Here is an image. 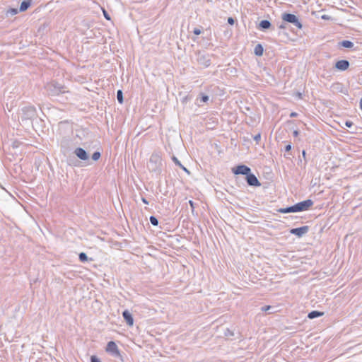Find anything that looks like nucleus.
<instances>
[{
  "instance_id": "obj_1",
  "label": "nucleus",
  "mask_w": 362,
  "mask_h": 362,
  "mask_svg": "<svg viewBox=\"0 0 362 362\" xmlns=\"http://www.w3.org/2000/svg\"><path fill=\"white\" fill-rule=\"evenodd\" d=\"M45 88L47 93L50 96H57L66 92L64 86L55 81L47 83Z\"/></svg>"
},
{
  "instance_id": "obj_2",
  "label": "nucleus",
  "mask_w": 362,
  "mask_h": 362,
  "mask_svg": "<svg viewBox=\"0 0 362 362\" xmlns=\"http://www.w3.org/2000/svg\"><path fill=\"white\" fill-rule=\"evenodd\" d=\"M161 165V156L158 152H154L151 154L148 165L151 171L156 172L159 170Z\"/></svg>"
},
{
  "instance_id": "obj_3",
  "label": "nucleus",
  "mask_w": 362,
  "mask_h": 362,
  "mask_svg": "<svg viewBox=\"0 0 362 362\" xmlns=\"http://www.w3.org/2000/svg\"><path fill=\"white\" fill-rule=\"evenodd\" d=\"M313 205V202L311 199H306L305 201L298 202L293 206L294 211L300 212L303 211H307Z\"/></svg>"
},
{
  "instance_id": "obj_4",
  "label": "nucleus",
  "mask_w": 362,
  "mask_h": 362,
  "mask_svg": "<svg viewBox=\"0 0 362 362\" xmlns=\"http://www.w3.org/2000/svg\"><path fill=\"white\" fill-rule=\"evenodd\" d=\"M282 19L286 22L292 23L299 29L302 28L301 23L299 21L298 17L294 14L285 13L282 15Z\"/></svg>"
},
{
  "instance_id": "obj_5",
  "label": "nucleus",
  "mask_w": 362,
  "mask_h": 362,
  "mask_svg": "<svg viewBox=\"0 0 362 362\" xmlns=\"http://www.w3.org/2000/svg\"><path fill=\"white\" fill-rule=\"evenodd\" d=\"M105 351L115 358H121L120 352L115 341L107 343Z\"/></svg>"
},
{
  "instance_id": "obj_6",
  "label": "nucleus",
  "mask_w": 362,
  "mask_h": 362,
  "mask_svg": "<svg viewBox=\"0 0 362 362\" xmlns=\"http://www.w3.org/2000/svg\"><path fill=\"white\" fill-rule=\"evenodd\" d=\"M197 61L199 65L204 68L209 66L211 64V59L209 54H204L200 52L197 53Z\"/></svg>"
},
{
  "instance_id": "obj_7",
  "label": "nucleus",
  "mask_w": 362,
  "mask_h": 362,
  "mask_svg": "<svg viewBox=\"0 0 362 362\" xmlns=\"http://www.w3.org/2000/svg\"><path fill=\"white\" fill-rule=\"evenodd\" d=\"M232 170L235 175H245L246 176L251 173V169L245 165H238L236 168H233Z\"/></svg>"
},
{
  "instance_id": "obj_8",
  "label": "nucleus",
  "mask_w": 362,
  "mask_h": 362,
  "mask_svg": "<svg viewBox=\"0 0 362 362\" xmlns=\"http://www.w3.org/2000/svg\"><path fill=\"white\" fill-rule=\"evenodd\" d=\"M309 230L308 226H302L300 228H292L290 230V233L298 236V238L302 237L306 234Z\"/></svg>"
},
{
  "instance_id": "obj_9",
  "label": "nucleus",
  "mask_w": 362,
  "mask_h": 362,
  "mask_svg": "<svg viewBox=\"0 0 362 362\" xmlns=\"http://www.w3.org/2000/svg\"><path fill=\"white\" fill-rule=\"evenodd\" d=\"M246 181L250 186L259 187L261 185L257 177L251 173L246 176Z\"/></svg>"
},
{
  "instance_id": "obj_10",
  "label": "nucleus",
  "mask_w": 362,
  "mask_h": 362,
  "mask_svg": "<svg viewBox=\"0 0 362 362\" xmlns=\"http://www.w3.org/2000/svg\"><path fill=\"white\" fill-rule=\"evenodd\" d=\"M75 155L82 160H86L88 159V155L87 152L82 148L78 147L74 150Z\"/></svg>"
},
{
  "instance_id": "obj_11",
  "label": "nucleus",
  "mask_w": 362,
  "mask_h": 362,
  "mask_svg": "<svg viewBox=\"0 0 362 362\" xmlns=\"http://www.w3.org/2000/svg\"><path fill=\"white\" fill-rule=\"evenodd\" d=\"M349 62L346 59L339 60L336 62L335 68L339 71H345L349 67Z\"/></svg>"
},
{
  "instance_id": "obj_12",
  "label": "nucleus",
  "mask_w": 362,
  "mask_h": 362,
  "mask_svg": "<svg viewBox=\"0 0 362 362\" xmlns=\"http://www.w3.org/2000/svg\"><path fill=\"white\" fill-rule=\"evenodd\" d=\"M122 316H123L124 320L126 321L127 324L129 326L133 325L134 319H133L132 314L130 313V312L128 310H125L124 311H123Z\"/></svg>"
},
{
  "instance_id": "obj_13",
  "label": "nucleus",
  "mask_w": 362,
  "mask_h": 362,
  "mask_svg": "<svg viewBox=\"0 0 362 362\" xmlns=\"http://www.w3.org/2000/svg\"><path fill=\"white\" fill-rule=\"evenodd\" d=\"M271 23L267 20L262 21L259 24V29L264 30L269 29L271 27Z\"/></svg>"
},
{
  "instance_id": "obj_14",
  "label": "nucleus",
  "mask_w": 362,
  "mask_h": 362,
  "mask_svg": "<svg viewBox=\"0 0 362 362\" xmlns=\"http://www.w3.org/2000/svg\"><path fill=\"white\" fill-rule=\"evenodd\" d=\"M324 315V313L317 310H313L308 313V317L310 319H314L316 317H321Z\"/></svg>"
},
{
  "instance_id": "obj_15",
  "label": "nucleus",
  "mask_w": 362,
  "mask_h": 362,
  "mask_svg": "<svg viewBox=\"0 0 362 362\" xmlns=\"http://www.w3.org/2000/svg\"><path fill=\"white\" fill-rule=\"evenodd\" d=\"M332 89L333 91H338L343 93L344 86L341 83H334L332 86Z\"/></svg>"
},
{
  "instance_id": "obj_16",
  "label": "nucleus",
  "mask_w": 362,
  "mask_h": 362,
  "mask_svg": "<svg viewBox=\"0 0 362 362\" xmlns=\"http://www.w3.org/2000/svg\"><path fill=\"white\" fill-rule=\"evenodd\" d=\"M30 4L31 2L30 0L22 1L20 6L19 11L21 12L26 11L30 7Z\"/></svg>"
},
{
  "instance_id": "obj_17",
  "label": "nucleus",
  "mask_w": 362,
  "mask_h": 362,
  "mask_svg": "<svg viewBox=\"0 0 362 362\" xmlns=\"http://www.w3.org/2000/svg\"><path fill=\"white\" fill-rule=\"evenodd\" d=\"M277 211L278 212L281 214L295 213L293 206H291L286 208H280Z\"/></svg>"
},
{
  "instance_id": "obj_18",
  "label": "nucleus",
  "mask_w": 362,
  "mask_h": 362,
  "mask_svg": "<svg viewBox=\"0 0 362 362\" xmlns=\"http://www.w3.org/2000/svg\"><path fill=\"white\" fill-rule=\"evenodd\" d=\"M339 45L346 48H352L354 47V43L349 40H343L339 42Z\"/></svg>"
},
{
  "instance_id": "obj_19",
  "label": "nucleus",
  "mask_w": 362,
  "mask_h": 362,
  "mask_svg": "<svg viewBox=\"0 0 362 362\" xmlns=\"http://www.w3.org/2000/svg\"><path fill=\"white\" fill-rule=\"evenodd\" d=\"M263 47L260 44L255 46L254 52L257 56H262L263 54Z\"/></svg>"
},
{
  "instance_id": "obj_20",
  "label": "nucleus",
  "mask_w": 362,
  "mask_h": 362,
  "mask_svg": "<svg viewBox=\"0 0 362 362\" xmlns=\"http://www.w3.org/2000/svg\"><path fill=\"white\" fill-rule=\"evenodd\" d=\"M117 98L118 102L122 104L123 103V93L121 90H118L117 92Z\"/></svg>"
},
{
  "instance_id": "obj_21",
  "label": "nucleus",
  "mask_w": 362,
  "mask_h": 362,
  "mask_svg": "<svg viewBox=\"0 0 362 362\" xmlns=\"http://www.w3.org/2000/svg\"><path fill=\"white\" fill-rule=\"evenodd\" d=\"M149 220L153 226H157L158 225V221L156 216H151Z\"/></svg>"
},
{
  "instance_id": "obj_22",
  "label": "nucleus",
  "mask_w": 362,
  "mask_h": 362,
  "mask_svg": "<svg viewBox=\"0 0 362 362\" xmlns=\"http://www.w3.org/2000/svg\"><path fill=\"white\" fill-rule=\"evenodd\" d=\"M18 12V9L17 8H9L7 11H6V15L8 16H14L16 14H17Z\"/></svg>"
},
{
  "instance_id": "obj_23",
  "label": "nucleus",
  "mask_w": 362,
  "mask_h": 362,
  "mask_svg": "<svg viewBox=\"0 0 362 362\" xmlns=\"http://www.w3.org/2000/svg\"><path fill=\"white\" fill-rule=\"evenodd\" d=\"M79 260L82 262H84L88 260V257L86 253L81 252L78 255Z\"/></svg>"
},
{
  "instance_id": "obj_24",
  "label": "nucleus",
  "mask_w": 362,
  "mask_h": 362,
  "mask_svg": "<svg viewBox=\"0 0 362 362\" xmlns=\"http://www.w3.org/2000/svg\"><path fill=\"white\" fill-rule=\"evenodd\" d=\"M100 153L99 151H95L92 155V159L95 161L98 160L100 158Z\"/></svg>"
},
{
  "instance_id": "obj_25",
  "label": "nucleus",
  "mask_w": 362,
  "mask_h": 362,
  "mask_svg": "<svg viewBox=\"0 0 362 362\" xmlns=\"http://www.w3.org/2000/svg\"><path fill=\"white\" fill-rule=\"evenodd\" d=\"M225 336L227 337H230L234 336V332L230 329H226L225 332Z\"/></svg>"
},
{
  "instance_id": "obj_26",
  "label": "nucleus",
  "mask_w": 362,
  "mask_h": 362,
  "mask_svg": "<svg viewBox=\"0 0 362 362\" xmlns=\"http://www.w3.org/2000/svg\"><path fill=\"white\" fill-rule=\"evenodd\" d=\"M253 139L255 141L256 144H258L259 141H260L261 139V134L260 133H258L257 134H256L255 136H253Z\"/></svg>"
},
{
  "instance_id": "obj_27",
  "label": "nucleus",
  "mask_w": 362,
  "mask_h": 362,
  "mask_svg": "<svg viewBox=\"0 0 362 362\" xmlns=\"http://www.w3.org/2000/svg\"><path fill=\"white\" fill-rule=\"evenodd\" d=\"M172 160H173V162L175 163V164L177 166H182V164L180 162V160L177 158V157L175 156H173L172 158Z\"/></svg>"
},
{
  "instance_id": "obj_28",
  "label": "nucleus",
  "mask_w": 362,
  "mask_h": 362,
  "mask_svg": "<svg viewBox=\"0 0 362 362\" xmlns=\"http://www.w3.org/2000/svg\"><path fill=\"white\" fill-rule=\"evenodd\" d=\"M209 100V96L208 95H202L201 98V101L203 103H206Z\"/></svg>"
},
{
  "instance_id": "obj_29",
  "label": "nucleus",
  "mask_w": 362,
  "mask_h": 362,
  "mask_svg": "<svg viewBox=\"0 0 362 362\" xmlns=\"http://www.w3.org/2000/svg\"><path fill=\"white\" fill-rule=\"evenodd\" d=\"M193 33H194V35H199L201 34L202 31H201L200 29L196 28L194 29Z\"/></svg>"
},
{
  "instance_id": "obj_30",
  "label": "nucleus",
  "mask_w": 362,
  "mask_h": 362,
  "mask_svg": "<svg viewBox=\"0 0 362 362\" xmlns=\"http://www.w3.org/2000/svg\"><path fill=\"white\" fill-rule=\"evenodd\" d=\"M271 308H272V307H271L270 305H266V306L262 307V308H261V310H262V311L266 312V311L269 310Z\"/></svg>"
},
{
  "instance_id": "obj_31",
  "label": "nucleus",
  "mask_w": 362,
  "mask_h": 362,
  "mask_svg": "<svg viewBox=\"0 0 362 362\" xmlns=\"http://www.w3.org/2000/svg\"><path fill=\"white\" fill-rule=\"evenodd\" d=\"M353 124H354V123L351 121H346L345 122V126L347 127H351L353 126Z\"/></svg>"
},
{
  "instance_id": "obj_32",
  "label": "nucleus",
  "mask_w": 362,
  "mask_h": 362,
  "mask_svg": "<svg viewBox=\"0 0 362 362\" xmlns=\"http://www.w3.org/2000/svg\"><path fill=\"white\" fill-rule=\"evenodd\" d=\"M234 22L235 21L233 18L230 17L228 18V23H229L230 25H233Z\"/></svg>"
},
{
  "instance_id": "obj_33",
  "label": "nucleus",
  "mask_w": 362,
  "mask_h": 362,
  "mask_svg": "<svg viewBox=\"0 0 362 362\" xmlns=\"http://www.w3.org/2000/svg\"><path fill=\"white\" fill-rule=\"evenodd\" d=\"M189 204L192 208V211H193L194 209V203L192 200H189Z\"/></svg>"
},
{
  "instance_id": "obj_34",
  "label": "nucleus",
  "mask_w": 362,
  "mask_h": 362,
  "mask_svg": "<svg viewBox=\"0 0 362 362\" xmlns=\"http://www.w3.org/2000/svg\"><path fill=\"white\" fill-rule=\"evenodd\" d=\"M291 149V144H288L285 146V151H289Z\"/></svg>"
},
{
  "instance_id": "obj_35",
  "label": "nucleus",
  "mask_w": 362,
  "mask_h": 362,
  "mask_svg": "<svg viewBox=\"0 0 362 362\" xmlns=\"http://www.w3.org/2000/svg\"><path fill=\"white\" fill-rule=\"evenodd\" d=\"M180 168H182L185 172H186L187 174H189L190 172L185 167L182 165V166H180Z\"/></svg>"
},
{
  "instance_id": "obj_36",
  "label": "nucleus",
  "mask_w": 362,
  "mask_h": 362,
  "mask_svg": "<svg viewBox=\"0 0 362 362\" xmlns=\"http://www.w3.org/2000/svg\"><path fill=\"white\" fill-rule=\"evenodd\" d=\"M321 18H322V19H324V20H329V19H330V16H328V15H323V16H322V17H321Z\"/></svg>"
},
{
  "instance_id": "obj_37",
  "label": "nucleus",
  "mask_w": 362,
  "mask_h": 362,
  "mask_svg": "<svg viewBox=\"0 0 362 362\" xmlns=\"http://www.w3.org/2000/svg\"><path fill=\"white\" fill-rule=\"evenodd\" d=\"M141 201L145 204H148V202L147 201V199L144 197H142L141 198Z\"/></svg>"
},
{
  "instance_id": "obj_38",
  "label": "nucleus",
  "mask_w": 362,
  "mask_h": 362,
  "mask_svg": "<svg viewBox=\"0 0 362 362\" xmlns=\"http://www.w3.org/2000/svg\"><path fill=\"white\" fill-rule=\"evenodd\" d=\"M297 115H298V114H297L296 112H291V113L290 117H296Z\"/></svg>"
},
{
  "instance_id": "obj_39",
  "label": "nucleus",
  "mask_w": 362,
  "mask_h": 362,
  "mask_svg": "<svg viewBox=\"0 0 362 362\" xmlns=\"http://www.w3.org/2000/svg\"><path fill=\"white\" fill-rule=\"evenodd\" d=\"M298 134H299V132H298V131H297V130H295V131L293 132V136H297L298 135Z\"/></svg>"
},
{
  "instance_id": "obj_40",
  "label": "nucleus",
  "mask_w": 362,
  "mask_h": 362,
  "mask_svg": "<svg viewBox=\"0 0 362 362\" xmlns=\"http://www.w3.org/2000/svg\"><path fill=\"white\" fill-rule=\"evenodd\" d=\"M279 28H280V29H285V28H286V26H285V25L281 24V25H279Z\"/></svg>"
},
{
  "instance_id": "obj_41",
  "label": "nucleus",
  "mask_w": 362,
  "mask_h": 362,
  "mask_svg": "<svg viewBox=\"0 0 362 362\" xmlns=\"http://www.w3.org/2000/svg\"><path fill=\"white\" fill-rule=\"evenodd\" d=\"M104 15H105V17L107 19H110L109 16H108L105 12Z\"/></svg>"
},
{
  "instance_id": "obj_42",
  "label": "nucleus",
  "mask_w": 362,
  "mask_h": 362,
  "mask_svg": "<svg viewBox=\"0 0 362 362\" xmlns=\"http://www.w3.org/2000/svg\"><path fill=\"white\" fill-rule=\"evenodd\" d=\"M29 110H30V112H32V113L34 112L35 110L33 107H30Z\"/></svg>"
},
{
  "instance_id": "obj_43",
  "label": "nucleus",
  "mask_w": 362,
  "mask_h": 362,
  "mask_svg": "<svg viewBox=\"0 0 362 362\" xmlns=\"http://www.w3.org/2000/svg\"><path fill=\"white\" fill-rule=\"evenodd\" d=\"M360 107L362 110V98L361 99V101H360Z\"/></svg>"
},
{
  "instance_id": "obj_44",
  "label": "nucleus",
  "mask_w": 362,
  "mask_h": 362,
  "mask_svg": "<svg viewBox=\"0 0 362 362\" xmlns=\"http://www.w3.org/2000/svg\"><path fill=\"white\" fill-rule=\"evenodd\" d=\"M302 154H303V156L305 158V154H306L305 151H303Z\"/></svg>"
}]
</instances>
